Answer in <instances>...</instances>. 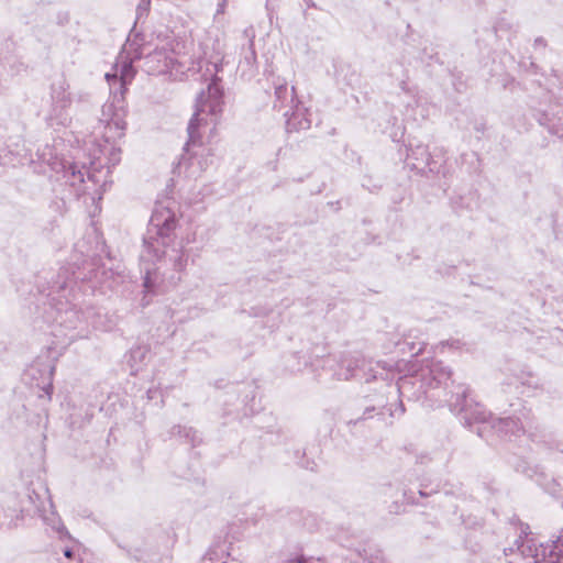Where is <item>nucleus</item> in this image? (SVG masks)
I'll list each match as a JSON object with an SVG mask.
<instances>
[{
	"instance_id": "6ab92c4d",
	"label": "nucleus",
	"mask_w": 563,
	"mask_h": 563,
	"mask_svg": "<svg viewBox=\"0 0 563 563\" xmlns=\"http://www.w3.org/2000/svg\"><path fill=\"white\" fill-rule=\"evenodd\" d=\"M224 4H225V0H221V2L218 4L217 13H223Z\"/></svg>"
},
{
	"instance_id": "423d86ee",
	"label": "nucleus",
	"mask_w": 563,
	"mask_h": 563,
	"mask_svg": "<svg viewBox=\"0 0 563 563\" xmlns=\"http://www.w3.org/2000/svg\"><path fill=\"white\" fill-rule=\"evenodd\" d=\"M55 308V320L67 329H76L81 323H91V325L95 328L99 325L95 320L97 312L92 307H87L84 310L82 307L78 305V302H70L68 299L63 301L62 298H58Z\"/></svg>"
},
{
	"instance_id": "20e7f679",
	"label": "nucleus",
	"mask_w": 563,
	"mask_h": 563,
	"mask_svg": "<svg viewBox=\"0 0 563 563\" xmlns=\"http://www.w3.org/2000/svg\"><path fill=\"white\" fill-rule=\"evenodd\" d=\"M140 62L142 63L141 67L150 75L169 74L174 78L192 68L186 66L185 56L176 57L174 51L167 45L146 53L140 57Z\"/></svg>"
},
{
	"instance_id": "dca6fc26",
	"label": "nucleus",
	"mask_w": 563,
	"mask_h": 563,
	"mask_svg": "<svg viewBox=\"0 0 563 563\" xmlns=\"http://www.w3.org/2000/svg\"><path fill=\"white\" fill-rule=\"evenodd\" d=\"M108 144H110V142H107ZM109 150V153H110V158H109V162L112 164V165H115L120 157H119V154H120V151L114 148L112 145H107L103 148L100 150V153H103L104 151Z\"/></svg>"
},
{
	"instance_id": "5701e85b",
	"label": "nucleus",
	"mask_w": 563,
	"mask_h": 563,
	"mask_svg": "<svg viewBox=\"0 0 563 563\" xmlns=\"http://www.w3.org/2000/svg\"><path fill=\"white\" fill-rule=\"evenodd\" d=\"M59 288H60L62 290H66L67 285H66V284H63V285H60V286H59Z\"/></svg>"
},
{
	"instance_id": "1a4fd4ad",
	"label": "nucleus",
	"mask_w": 563,
	"mask_h": 563,
	"mask_svg": "<svg viewBox=\"0 0 563 563\" xmlns=\"http://www.w3.org/2000/svg\"><path fill=\"white\" fill-rule=\"evenodd\" d=\"M493 428L504 438L511 440L525 433V423L520 418H498L493 422Z\"/></svg>"
},
{
	"instance_id": "393cba45",
	"label": "nucleus",
	"mask_w": 563,
	"mask_h": 563,
	"mask_svg": "<svg viewBox=\"0 0 563 563\" xmlns=\"http://www.w3.org/2000/svg\"><path fill=\"white\" fill-rule=\"evenodd\" d=\"M419 494H420L421 496H427V494H426L423 490H420V492H419Z\"/></svg>"
},
{
	"instance_id": "a211bd4d",
	"label": "nucleus",
	"mask_w": 563,
	"mask_h": 563,
	"mask_svg": "<svg viewBox=\"0 0 563 563\" xmlns=\"http://www.w3.org/2000/svg\"><path fill=\"white\" fill-rule=\"evenodd\" d=\"M75 99L77 101H87L89 99V93L88 92H84V91H79V92H76L74 95Z\"/></svg>"
},
{
	"instance_id": "39448f33",
	"label": "nucleus",
	"mask_w": 563,
	"mask_h": 563,
	"mask_svg": "<svg viewBox=\"0 0 563 563\" xmlns=\"http://www.w3.org/2000/svg\"><path fill=\"white\" fill-rule=\"evenodd\" d=\"M73 101L69 84L65 77L55 79L51 85V107L45 119L51 125H67L70 118L67 113Z\"/></svg>"
},
{
	"instance_id": "4468645a",
	"label": "nucleus",
	"mask_w": 563,
	"mask_h": 563,
	"mask_svg": "<svg viewBox=\"0 0 563 563\" xmlns=\"http://www.w3.org/2000/svg\"><path fill=\"white\" fill-rule=\"evenodd\" d=\"M526 383H527V379H526L525 374L522 373L521 375L515 376L514 378H509L508 382L506 383V385L509 388L514 386L516 391L520 393L519 391L520 385L523 386Z\"/></svg>"
},
{
	"instance_id": "b1692460",
	"label": "nucleus",
	"mask_w": 563,
	"mask_h": 563,
	"mask_svg": "<svg viewBox=\"0 0 563 563\" xmlns=\"http://www.w3.org/2000/svg\"><path fill=\"white\" fill-rule=\"evenodd\" d=\"M136 353L143 354V351H142L141 349H139L137 351H134V352L132 353V355H134V354H136Z\"/></svg>"
},
{
	"instance_id": "f3484780",
	"label": "nucleus",
	"mask_w": 563,
	"mask_h": 563,
	"mask_svg": "<svg viewBox=\"0 0 563 563\" xmlns=\"http://www.w3.org/2000/svg\"><path fill=\"white\" fill-rule=\"evenodd\" d=\"M423 350V345L422 343H410V346H409V351L411 352L412 355H418L419 353H421Z\"/></svg>"
},
{
	"instance_id": "f257e3e1",
	"label": "nucleus",
	"mask_w": 563,
	"mask_h": 563,
	"mask_svg": "<svg viewBox=\"0 0 563 563\" xmlns=\"http://www.w3.org/2000/svg\"><path fill=\"white\" fill-rule=\"evenodd\" d=\"M223 108V89L219 79L213 78L206 90H201L196 99L195 112L188 124V142L185 154L178 163V173L187 177L200 176L212 164V148L205 145L202 139L208 132L212 134Z\"/></svg>"
},
{
	"instance_id": "6e6552de",
	"label": "nucleus",
	"mask_w": 563,
	"mask_h": 563,
	"mask_svg": "<svg viewBox=\"0 0 563 563\" xmlns=\"http://www.w3.org/2000/svg\"><path fill=\"white\" fill-rule=\"evenodd\" d=\"M518 558L509 563H541L545 553L542 545H537L531 539L516 541Z\"/></svg>"
},
{
	"instance_id": "ddd939ff",
	"label": "nucleus",
	"mask_w": 563,
	"mask_h": 563,
	"mask_svg": "<svg viewBox=\"0 0 563 563\" xmlns=\"http://www.w3.org/2000/svg\"><path fill=\"white\" fill-rule=\"evenodd\" d=\"M134 76V70L131 62H122L120 69V79L122 84L131 81Z\"/></svg>"
},
{
	"instance_id": "a878e982",
	"label": "nucleus",
	"mask_w": 563,
	"mask_h": 563,
	"mask_svg": "<svg viewBox=\"0 0 563 563\" xmlns=\"http://www.w3.org/2000/svg\"><path fill=\"white\" fill-rule=\"evenodd\" d=\"M505 555H508V550L504 549Z\"/></svg>"
},
{
	"instance_id": "f8f14e48",
	"label": "nucleus",
	"mask_w": 563,
	"mask_h": 563,
	"mask_svg": "<svg viewBox=\"0 0 563 563\" xmlns=\"http://www.w3.org/2000/svg\"><path fill=\"white\" fill-rule=\"evenodd\" d=\"M27 499L31 506H24L23 508V510L26 511L27 514L42 515L46 511V504H48L49 507H52V503L48 497L45 500H42L40 494L35 493L34 490L31 494H29Z\"/></svg>"
},
{
	"instance_id": "4be33fe9",
	"label": "nucleus",
	"mask_w": 563,
	"mask_h": 563,
	"mask_svg": "<svg viewBox=\"0 0 563 563\" xmlns=\"http://www.w3.org/2000/svg\"><path fill=\"white\" fill-rule=\"evenodd\" d=\"M112 78H113V79H115V78H117V74H113V75L106 74V79H107L108 81H110Z\"/></svg>"
},
{
	"instance_id": "2eb2a0df",
	"label": "nucleus",
	"mask_w": 563,
	"mask_h": 563,
	"mask_svg": "<svg viewBox=\"0 0 563 563\" xmlns=\"http://www.w3.org/2000/svg\"><path fill=\"white\" fill-rule=\"evenodd\" d=\"M342 364L345 365L346 364V369L344 373H338V378L339 379H349L350 377L353 376V369L354 367L357 366V364L355 363L354 365L352 364V362L347 361V360H344L342 361Z\"/></svg>"
},
{
	"instance_id": "412c9836",
	"label": "nucleus",
	"mask_w": 563,
	"mask_h": 563,
	"mask_svg": "<svg viewBox=\"0 0 563 563\" xmlns=\"http://www.w3.org/2000/svg\"><path fill=\"white\" fill-rule=\"evenodd\" d=\"M64 555H65L66 558L70 559V558L73 556V551H71L70 549H66V550L64 551Z\"/></svg>"
},
{
	"instance_id": "0eeeda50",
	"label": "nucleus",
	"mask_w": 563,
	"mask_h": 563,
	"mask_svg": "<svg viewBox=\"0 0 563 563\" xmlns=\"http://www.w3.org/2000/svg\"><path fill=\"white\" fill-rule=\"evenodd\" d=\"M100 123H104L106 131L103 136L106 142H111L123 135L125 122L122 115L115 111V108L112 103H107L102 107Z\"/></svg>"
},
{
	"instance_id": "aec40b11",
	"label": "nucleus",
	"mask_w": 563,
	"mask_h": 563,
	"mask_svg": "<svg viewBox=\"0 0 563 563\" xmlns=\"http://www.w3.org/2000/svg\"><path fill=\"white\" fill-rule=\"evenodd\" d=\"M476 421L485 422V416L481 412H476V416L474 417Z\"/></svg>"
},
{
	"instance_id": "9d476101",
	"label": "nucleus",
	"mask_w": 563,
	"mask_h": 563,
	"mask_svg": "<svg viewBox=\"0 0 563 563\" xmlns=\"http://www.w3.org/2000/svg\"><path fill=\"white\" fill-rule=\"evenodd\" d=\"M275 103L274 107L284 111V117H289L290 111L296 104L295 88H288L286 84H279L275 87Z\"/></svg>"
},
{
	"instance_id": "9b49d317",
	"label": "nucleus",
	"mask_w": 563,
	"mask_h": 563,
	"mask_svg": "<svg viewBox=\"0 0 563 563\" xmlns=\"http://www.w3.org/2000/svg\"><path fill=\"white\" fill-rule=\"evenodd\" d=\"M70 173V184L71 186H76L77 184H84L85 183V176L87 175L88 179L95 184H97L99 180L97 179L96 173L91 172L89 168H86L85 166L81 169H77L75 165H70L68 168V172Z\"/></svg>"
},
{
	"instance_id": "f03ea898",
	"label": "nucleus",
	"mask_w": 563,
	"mask_h": 563,
	"mask_svg": "<svg viewBox=\"0 0 563 563\" xmlns=\"http://www.w3.org/2000/svg\"><path fill=\"white\" fill-rule=\"evenodd\" d=\"M174 228L175 218L170 210L156 209L153 212L147 235L143 240V247L140 253V260L145 272L144 288L148 292L152 291L154 286L152 277L154 268L151 265L161 260L162 254L173 263L176 271H183L187 264V256L183 251L184 245L181 242L173 247L161 250V246L166 247V241L169 239V233Z\"/></svg>"
},
{
	"instance_id": "7ed1b4c3",
	"label": "nucleus",
	"mask_w": 563,
	"mask_h": 563,
	"mask_svg": "<svg viewBox=\"0 0 563 563\" xmlns=\"http://www.w3.org/2000/svg\"><path fill=\"white\" fill-rule=\"evenodd\" d=\"M451 375L452 373L449 367L441 362L432 361L422 366L418 375L400 377L397 388L401 395H406L416 384H419V390L415 394L417 399L422 396L430 399H441L442 396H448L446 389L450 384H453ZM466 391L465 387L459 385L455 391H451L450 398H444L451 410L457 412L467 411Z\"/></svg>"
}]
</instances>
